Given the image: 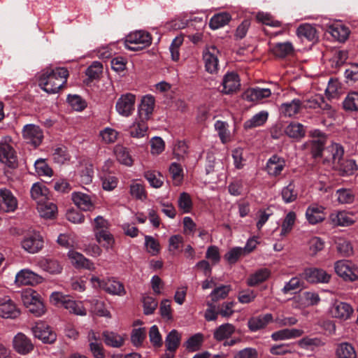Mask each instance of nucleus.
Returning a JSON list of instances; mask_svg holds the SVG:
<instances>
[{"label": "nucleus", "mask_w": 358, "mask_h": 358, "mask_svg": "<svg viewBox=\"0 0 358 358\" xmlns=\"http://www.w3.org/2000/svg\"><path fill=\"white\" fill-rule=\"evenodd\" d=\"M219 50L215 45L206 46L202 53L205 69L210 73H215L218 71Z\"/></svg>", "instance_id": "39448f33"}, {"label": "nucleus", "mask_w": 358, "mask_h": 358, "mask_svg": "<svg viewBox=\"0 0 358 358\" xmlns=\"http://www.w3.org/2000/svg\"><path fill=\"white\" fill-rule=\"evenodd\" d=\"M76 206L83 210H91L94 208L90 196L83 192H74L71 195Z\"/></svg>", "instance_id": "cd10ccee"}, {"label": "nucleus", "mask_w": 358, "mask_h": 358, "mask_svg": "<svg viewBox=\"0 0 358 358\" xmlns=\"http://www.w3.org/2000/svg\"><path fill=\"white\" fill-rule=\"evenodd\" d=\"M271 94L268 88H249L243 94V98L248 101H258L264 98L269 97Z\"/></svg>", "instance_id": "393cba45"}, {"label": "nucleus", "mask_w": 358, "mask_h": 358, "mask_svg": "<svg viewBox=\"0 0 358 358\" xmlns=\"http://www.w3.org/2000/svg\"><path fill=\"white\" fill-rule=\"evenodd\" d=\"M87 341L90 350L94 358H105L104 350L99 334L91 330L88 333Z\"/></svg>", "instance_id": "2eb2a0df"}, {"label": "nucleus", "mask_w": 358, "mask_h": 358, "mask_svg": "<svg viewBox=\"0 0 358 358\" xmlns=\"http://www.w3.org/2000/svg\"><path fill=\"white\" fill-rule=\"evenodd\" d=\"M130 194L136 199L144 200L147 197L144 186L138 182H133L130 185Z\"/></svg>", "instance_id": "338daca9"}, {"label": "nucleus", "mask_w": 358, "mask_h": 358, "mask_svg": "<svg viewBox=\"0 0 358 358\" xmlns=\"http://www.w3.org/2000/svg\"><path fill=\"white\" fill-rule=\"evenodd\" d=\"M327 140V136L324 134L315 130V158L320 156L324 157V162L333 161L334 164H338L344 154L343 148L337 143H332L325 148Z\"/></svg>", "instance_id": "f03ea898"}, {"label": "nucleus", "mask_w": 358, "mask_h": 358, "mask_svg": "<svg viewBox=\"0 0 358 358\" xmlns=\"http://www.w3.org/2000/svg\"><path fill=\"white\" fill-rule=\"evenodd\" d=\"M43 243V236L38 232H33L23 237L21 246L26 252L35 254L42 250Z\"/></svg>", "instance_id": "0eeeda50"}, {"label": "nucleus", "mask_w": 358, "mask_h": 358, "mask_svg": "<svg viewBox=\"0 0 358 358\" xmlns=\"http://www.w3.org/2000/svg\"><path fill=\"white\" fill-rule=\"evenodd\" d=\"M90 282L93 287L101 288L112 295L123 296L126 293L124 285L120 282L113 278L104 280H101L98 277L92 276Z\"/></svg>", "instance_id": "20e7f679"}, {"label": "nucleus", "mask_w": 358, "mask_h": 358, "mask_svg": "<svg viewBox=\"0 0 358 358\" xmlns=\"http://www.w3.org/2000/svg\"><path fill=\"white\" fill-rule=\"evenodd\" d=\"M68 257L71 263L77 268H83L90 271H94L96 268L94 264L92 261L75 250H69Z\"/></svg>", "instance_id": "dca6fc26"}, {"label": "nucleus", "mask_w": 358, "mask_h": 358, "mask_svg": "<svg viewBox=\"0 0 358 358\" xmlns=\"http://www.w3.org/2000/svg\"><path fill=\"white\" fill-rule=\"evenodd\" d=\"M136 96L131 93L122 94L115 104L118 114L123 117H129L135 108Z\"/></svg>", "instance_id": "6e6552de"}, {"label": "nucleus", "mask_w": 358, "mask_h": 358, "mask_svg": "<svg viewBox=\"0 0 358 358\" xmlns=\"http://www.w3.org/2000/svg\"><path fill=\"white\" fill-rule=\"evenodd\" d=\"M115 154L117 159L122 164L126 166H131L133 164V159L129 154V150L122 146L117 145L115 148Z\"/></svg>", "instance_id": "09e8293b"}, {"label": "nucleus", "mask_w": 358, "mask_h": 358, "mask_svg": "<svg viewBox=\"0 0 358 358\" xmlns=\"http://www.w3.org/2000/svg\"><path fill=\"white\" fill-rule=\"evenodd\" d=\"M285 166V161L283 158L274 155L271 157L266 163V171L272 176H279Z\"/></svg>", "instance_id": "b1692460"}, {"label": "nucleus", "mask_w": 358, "mask_h": 358, "mask_svg": "<svg viewBox=\"0 0 358 358\" xmlns=\"http://www.w3.org/2000/svg\"><path fill=\"white\" fill-rule=\"evenodd\" d=\"M169 171L173 185L176 186L180 185L184 177L183 169L180 164L176 162L171 163Z\"/></svg>", "instance_id": "de8ad7c7"}, {"label": "nucleus", "mask_w": 358, "mask_h": 358, "mask_svg": "<svg viewBox=\"0 0 358 358\" xmlns=\"http://www.w3.org/2000/svg\"><path fill=\"white\" fill-rule=\"evenodd\" d=\"M337 251L341 256L349 257L353 253L351 243L345 238L338 237L336 240Z\"/></svg>", "instance_id": "3c124183"}, {"label": "nucleus", "mask_w": 358, "mask_h": 358, "mask_svg": "<svg viewBox=\"0 0 358 358\" xmlns=\"http://www.w3.org/2000/svg\"><path fill=\"white\" fill-rule=\"evenodd\" d=\"M222 93L229 94L236 92L240 88V80L235 73H228L224 75L222 80Z\"/></svg>", "instance_id": "6ab92c4d"}, {"label": "nucleus", "mask_w": 358, "mask_h": 358, "mask_svg": "<svg viewBox=\"0 0 358 358\" xmlns=\"http://www.w3.org/2000/svg\"><path fill=\"white\" fill-rule=\"evenodd\" d=\"M20 315V309L9 296L0 297V317L6 319H15Z\"/></svg>", "instance_id": "9b49d317"}, {"label": "nucleus", "mask_w": 358, "mask_h": 358, "mask_svg": "<svg viewBox=\"0 0 358 358\" xmlns=\"http://www.w3.org/2000/svg\"><path fill=\"white\" fill-rule=\"evenodd\" d=\"M234 330V327L231 324H222L215 331L214 338L217 341H222L231 336Z\"/></svg>", "instance_id": "864d4df0"}, {"label": "nucleus", "mask_w": 358, "mask_h": 358, "mask_svg": "<svg viewBox=\"0 0 358 358\" xmlns=\"http://www.w3.org/2000/svg\"><path fill=\"white\" fill-rule=\"evenodd\" d=\"M214 127L222 143H227L231 141V135L228 129L229 125L226 122L217 120Z\"/></svg>", "instance_id": "49530a36"}, {"label": "nucleus", "mask_w": 358, "mask_h": 358, "mask_svg": "<svg viewBox=\"0 0 358 358\" xmlns=\"http://www.w3.org/2000/svg\"><path fill=\"white\" fill-rule=\"evenodd\" d=\"M358 167L355 160L350 159L341 162L339 171L343 176H350L355 173Z\"/></svg>", "instance_id": "13d9d810"}, {"label": "nucleus", "mask_w": 358, "mask_h": 358, "mask_svg": "<svg viewBox=\"0 0 358 358\" xmlns=\"http://www.w3.org/2000/svg\"><path fill=\"white\" fill-rule=\"evenodd\" d=\"M281 194L285 203H289L294 201L297 198V192L293 182H289L287 186L285 187L282 189Z\"/></svg>", "instance_id": "bf43d9fd"}, {"label": "nucleus", "mask_w": 358, "mask_h": 358, "mask_svg": "<svg viewBox=\"0 0 358 358\" xmlns=\"http://www.w3.org/2000/svg\"><path fill=\"white\" fill-rule=\"evenodd\" d=\"M329 219L331 224L335 227H349L355 222L352 215L345 210L333 212Z\"/></svg>", "instance_id": "f3484780"}, {"label": "nucleus", "mask_w": 358, "mask_h": 358, "mask_svg": "<svg viewBox=\"0 0 358 358\" xmlns=\"http://www.w3.org/2000/svg\"><path fill=\"white\" fill-rule=\"evenodd\" d=\"M13 347L18 354L25 355L34 350V345L28 336L19 332L13 337Z\"/></svg>", "instance_id": "ddd939ff"}, {"label": "nucleus", "mask_w": 358, "mask_h": 358, "mask_svg": "<svg viewBox=\"0 0 358 358\" xmlns=\"http://www.w3.org/2000/svg\"><path fill=\"white\" fill-rule=\"evenodd\" d=\"M35 170L38 175L41 176H52V170L43 159L36 160L34 163Z\"/></svg>", "instance_id": "0e129e2a"}, {"label": "nucleus", "mask_w": 358, "mask_h": 358, "mask_svg": "<svg viewBox=\"0 0 358 358\" xmlns=\"http://www.w3.org/2000/svg\"><path fill=\"white\" fill-rule=\"evenodd\" d=\"M331 58L329 62L332 67L338 68L345 64L348 58V52L345 50L335 48L331 51Z\"/></svg>", "instance_id": "f704fd0d"}, {"label": "nucleus", "mask_w": 358, "mask_h": 358, "mask_svg": "<svg viewBox=\"0 0 358 358\" xmlns=\"http://www.w3.org/2000/svg\"><path fill=\"white\" fill-rule=\"evenodd\" d=\"M119 132L110 127H106L99 132L101 142L105 144L114 143L118 138Z\"/></svg>", "instance_id": "8fccbe9b"}, {"label": "nucleus", "mask_w": 358, "mask_h": 358, "mask_svg": "<svg viewBox=\"0 0 358 358\" xmlns=\"http://www.w3.org/2000/svg\"><path fill=\"white\" fill-rule=\"evenodd\" d=\"M301 106L299 99H294L290 102L283 103L280 106L279 111L280 115L286 117H292L296 115Z\"/></svg>", "instance_id": "a878e982"}, {"label": "nucleus", "mask_w": 358, "mask_h": 358, "mask_svg": "<svg viewBox=\"0 0 358 358\" xmlns=\"http://www.w3.org/2000/svg\"><path fill=\"white\" fill-rule=\"evenodd\" d=\"M335 271L345 281H355L358 279L357 268L351 262L339 260L335 263Z\"/></svg>", "instance_id": "423d86ee"}, {"label": "nucleus", "mask_w": 358, "mask_h": 358, "mask_svg": "<svg viewBox=\"0 0 358 358\" xmlns=\"http://www.w3.org/2000/svg\"><path fill=\"white\" fill-rule=\"evenodd\" d=\"M37 210L42 217L54 218L57 213V206L50 199L37 203Z\"/></svg>", "instance_id": "bb28decb"}, {"label": "nucleus", "mask_w": 358, "mask_h": 358, "mask_svg": "<svg viewBox=\"0 0 358 358\" xmlns=\"http://www.w3.org/2000/svg\"><path fill=\"white\" fill-rule=\"evenodd\" d=\"M271 272L268 268H261L257 271L248 278L247 283L249 286H255L265 281L270 275Z\"/></svg>", "instance_id": "37998d69"}, {"label": "nucleus", "mask_w": 358, "mask_h": 358, "mask_svg": "<svg viewBox=\"0 0 358 358\" xmlns=\"http://www.w3.org/2000/svg\"><path fill=\"white\" fill-rule=\"evenodd\" d=\"M341 92V85L337 79L331 78L328 81V85L325 88L327 96L329 98L337 96Z\"/></svg>", "instance_id": "680f3d73"}, {"label": "nucleus", "mask_w": 358, "mask_h": 358, "mask_svg": "<svg viewBox=\"0 0 358 358\" xmlns=\"http://www.w3.org/2000/svg\"><path fill=\"white\" fill-rule=\"evenodd\" d=\"M64 308L69 310V313L77 315H85L87 314L86 309L84 308L81 301L73 300L70 296L67 301H64Z\"/></svg>", "instance_id": "58836bf2"}, {"label": "nucleus", "mask_w": 358, "mask_h": 358, "mask_svg": "<svg viewBox=\"0 0 358 358\" xmlns=\"http://www.w3.org/2000/svg\"><path fill=\"white\" fill-rule=\"evenodd\" d=\"M303 334L301 329H284L271 334V338L273 341L287 340L300 337Z\"/></svg>", "instance_id": "c756f323"}, {"label": "nucleus", "mask_w": 358, "mask_h": 358, "mask_svg": "<svg viewBox=\"0 0 358 358\" xmlns=\"http://www.w3.org/2000/svg\"><path fill=\"white\" fill-rule=\"evenodd\" d=\"M94 235L96 241L99 243H102L103 247L106 250L112 249L113 248L115 240L108 229L96 231Z\"/></svg>", "instance_id": "e433bc0d"}, {"label": "nucleus", "mask_w": 358, "mask_h": 358, "mask_svg": "<svg viewBox=\"0 0 358 358\" xmlns=\"http://www.w3.org/2000/svg\"><path fill=\"white\" fill-rule=\"evenodd\" d=\"M306 287L304 282L301 281L300 278L294 277L285 284L282 291L284 294H287L292 292H296V289H301Z\"/></svg>", "instance_id": "e2e57ef3"}, {"label": "nucleus", "mask_w": 358, "mask_h": 358, "mask_svg": "<svg viewBox=\"0 0 358 358\" xmlns=\"http://www.w3.org/2000/svg\"><path fill=\"white\" fill-rule=\"evenodd\" d=\"M102 336L106 345L112 348H120L124 341V338L121 335L113 331H105Z\"/></svg>", "instance_id": "c9c22d12"}, {"label": "nucleus", "mask_w": 358, "mask_h": 358, "mask_svg": "<svg viewBox=\"0 0 358 358\" xmlns=\"http://www.w3.org/2000/svg\"><path fill=\"white\" fill-rule=\"evenodd\" d=\"M273 320V317L271 313L259 315L250 317L248 320V326L251 331H257L265 328Z\"/></svg>", "instance_id": "412c9836"}, {"label": "nucleus", "mask_w": 358, "mask_h": 358, "mask_svg": "<svg viewBox=\"0 0 358 358\" xmlns=\"http://www.w3.org/2000/svg\"><path fill=\"white\" fill-rule=\"evenodd\" d=\"M356 352L354 348L347 343H341L336 349L337 358H356Z\"/></svg>", "instance_id": "5fc2aeb1"}, {"label": "nucleus", "mask_w": 358, "mask_h": 358, "mask_svg": "<svg viewBox=\"0 0 358 358\" xmlns=\"http://www.w3.org/2000/svg\"><path fill=\"white\" fill-rule=\"evenodd\" d=\"M315 189L325 194L323 199H328L331 192V185L329 177L326 174L320 175L317 181H315Z\"/></svg>", "instance_id": "79ce46f5"}, {"label": "nucleus", "mask_w": 358, "mask_h": 358, "mask_svg": "<svg viewBox=\"0 0 358 358\" xmlns=\"http://www.w3.org/2000/svg\"><path fill=\"white\" fill-rule=\"evenodd\" d=\"M22 136L27 143L37 147L42 143L43 134L38 126L30 124L23 127Z\"/></svg>", "instance_id": "9d476101"}, {"label": "nucleus", "mask_w": 358, "mask_h": 358, "mask_svg": "<svg viewBox=\"0 0 358 358\" xmlns=\"http://www.w3.org/2000/svg\"><path fill=\"white\" fill-rule=\"evenodd\" d=\"M148 120L137 116L135 121L130 126L129 134L133 138H141L148 136Z\"/></svg>", "instance_id": "4be33fe9"}, {"label": "nucleus", "mask_w": 358, "mask_h": 358, "mask_svg": "<svg viewBox=\"0 0 358 358\" xmlns=\"http://www.w3.org/2000/svg\"><path fill=\"white\" fill-rule=\"evenodd\" d=\"M231 20V16L229 13L222 12L214 15L210 20L209 27L215 30L227 24Z\"/></svg>", "instance_id": "72a5a7b5"}, {"label": "nucleus", "mask_w": 358, "mask_h": 358, "mask_svg": "<svg viewBox=\"0 0 358 358\" xmlns=\"http://www.w3.org/2000/svg\"><path fill=\"white\" fill-rule=\"evenodd\" d=\"M17 207V201L11 191L0 188V209L4 212H13Z\"/></svg>", "instance_id": "4468645a"}, {"label": "nucleus", "mask_w": 358, "mask_h": 358, "mask_svg": "<svg viewBox=\"0 0 358 358\" xmlns=\"http://www.w3.org/2000/svg\"><path fill=\"white\" fill-rule=\"evenodd\" d=\"M39 275L29 269H22L15 275V283L19 285H33L40 282Z\"/></svg>", "instance_id": "aec40b11"}, {"label": "nucleus", "mask_w": 358, "mask_h": 358, "mask_svg": "<svg viewBox=\"0 0 358 358\" xmlns=\"http://www.w3.org/2000/svg\"><path fill=\"white\" fill-rule=\"evenodd\" d=\"M331 313L336 318L346 320L353 313V308L348 303L336 301L331 308Z\"/></svg>", "instance_id": "a211bd4d"}, {"label": "nucleus", "mask_w": 358, "mask_h": 358, "mask_svg": "<svg viewBox=\"0 0 358 358\" xmlns=\"http://www.w3.org/2000/svg\"><path fill=\"white\" fill-rule=\"evenodd\" d=\"M152 38L149 33L136 31L128 34L124 41L127 49L132 51L142 50L151 44Z\"/></svg>", "instance_id": "7ed1b4c3"}, {"label": "nucleus", "mask_w": 358, "mask_h": 358, "mask_svg": "<svg viewBox=\"0 0 358 358\" xmlns=\"http://www.w3.org/2000/svg\"><path fill=\"white\" fill-rule=\"evenodd\" d=\"M144 177L155 188H159L163 185V176L159 172L148 171L145 172Z\"/></svg>", "instance_id": "4d7b16f0"}, {"label": "nucleus", "mask_w": 358, "mask_h": 358, "mask_svg": "<svg viewBox=\"0 0 358 358\" xmlns=\"http://www.w3.org/2000/svg\"><path fill=\"white\" fill-rule=\"evenodd\" d=\"M38 265L44 271L52 273L57 274L61 273L62 266L55 259L48 258H41L38 262Z\"/></svg>", "instance_id": "2f4dec72"}, {"label": "nucleus", "mask_w": 358, "mask_h": 358, "mask_svg": "<svg viewBox=\"0 0 358 358\" xmlns=\"http://www.w3.org/2000/svg\"><path fill=\"white\" fill-rule=\"evenodd\" d=\"M268 113L262 110L253 115L250 119L244 122V128L250 129L255 127L262 126L268 120Z\"/></svg>", "instance_id": "473e14b6"}, {"label": "nucleus", "mask_w": 358, "mask_h": 358, "mask_svg": "<svg viewBox=\"0 0 358 358\" xmlns=\"http://www.w3.org/2000/svg\"><path fill=\"white\" fill-rule=\"evenodd\" d=\"M335 196L336 201L340 204H350L352 203L355 195L353 191L350 189L341 188L336 191Z\"/></svg>", "instance_id": "a19ab883"}, {"label": "nucleus", "mask_w": 358, "mask_h": 358, "mask_svg": "<svg viewBox=\"0 0 358 358\" xmlns=\"http://www.w3.org/2000/svg\"><path fill=\"white\" fill-rule=\"evenodd\" d=\"M230 290V285H222L214 289L210 293L212 301L216 302L221 299H225L228 296Z\"/></svg>", "instance_id": "69168bd1"}, {"label": "nucleus", "mask_w": 358, "mask_h": 358, "mask_svg": "<svg viewBox=\"0 0 358 358\" xmlns=\"http://www.w3.org/2000/svg\"><path fill=\"white\" fill-rule=\"evenodd\" d=\"M285 132L290 138H301L304 136L306 130L303 124L293 122L286 127Z\"/></svg>", "instance_id": "ea45409f"}, {"label": "nucleus", "mask_w": 358, "mask_h": 358, "mask_svg": "<svg viewBox=\"0 0 358 358\" xmlns=\"http://www.w3.org/2000/svg\"><path fill=\"white\" fill-rule=\"evenodd\" d=\"M292 44L289 42L276 43L272 48V52L278 57H285L293 52Z\"/></svg>", "instance_id": "603ef678"}, {"label": "nucleus", "mask_w": 358, "mask_h": 358, "mask_svg": "<svg viewBox=\"0 0 358 358\" xmlns=\"http://www.w3.org/2000/svg\"><path fill=\"white\" fill-rule=\"evenodd\" d=\"M178 205L183 213H189L193 205L190 195L187 192H182L178 197Z\"/></svg>", "instance_id": "6e6d98bb"}, {"label": "nucleus", "mask_w": 358, "mask_h": 358, "mask_svg": "<svg viewBox=\"0 0 358 358\" xmlns=\"http://www.w3.org/2000/svg\"><path fill=\"white\" fill-rule=\"evenodd\" d=\"M296 34L299 37L310 41L313 39V27L310 24H301L297 29Z\"/></svg>", "instance_id": "774afa93"}, {"label": "nucleus", "mask_w": 358, "mask_h": 358, "mask_svg": "<svg viewBox=\"0 0 358 358\" xmlns=\"http://www.w3.org/2000/svg\"><path fill=\"white\" fill-rule=\"evenodd\" d=\"M296 219V215L294 211H290L286 215L281 224L280 236H286L292 231L294 226Z\"/></svg>", "instance_id": "4c0bfd02"}, {"label": "nucleus", "mask_w": 358, "mask_h": 358, "mask_svg": "<svg viewBox=\"0 0 358 358\" xmlns=\"http://www.w3.org/2000/svg\"><path fill=\"white\" fill-rule=\"evenodd\" d=\"M154 106L155 99L152 96L146 95L143 96L138 106V116L148 120L152 114Z\"/></svg>", "instance_id": "5701e85b"}, {"label": "nucleus", "mask_w": 358, "mask_h": 358, "mask_svg": "<svg viewBox=\"0 0 358 358\" xmlns=\"http://www.w3.org/2000/svg\"><path fill=\"white\" fill-rule=\"evenodd\" d=\"M31 198L36 203L49 199V189L42 183L36 182L31 188Z\"/></svg>", "instance_id": "c85d7f7f"}, {"label": "nucleus", "mask_w": 358, "mask_h": 358, "mask_svg": "<svg viewBox=\"0 0 358 358\" xmlns=\"http://www.w3.org/2000/svg\"><path fill=\"white\" fill-rule=\"evenodd\" d=\"M34 336L43 343H52L56 340V334L50 327L43 322H38L31 328Z\"/></svg>", "instance_id": "f8f14e48"}, {"label": "nucleus", "mask_w": 358, "mask_h": 358, "mask_svg": "<svg viewBox=\"0 0 358 358\" xmlns=\"http://www.w3.org/2000/svg\"><path fill=\"white\" fill-rule=\"evenodd\" d=\"M69 75L64 67L45 69L39 77V86L48 94H56L66 85Z\"/></svg>", "instance_id": "f257e3e1"}, {"label": "nucleus", "mask_w": 358, "mask_h": 358, "mask_svg": "<svg viewBox=\"0 0 358 358\" xmlns=\"http://www.w3.org/2000/svg\"><path fill=\"white\" fill-rule=\"evenodd\" d=\"M41 299L39 294L31 289H28L22 293V301L27 308Z\"/></svg>", "instance_id": "052dcab7"}, {"label": "nucleus", "mask_w": 358, "mask_h": 358, "mask_svg": "<svg viewBox=\"0 0 358 358\" xmlns=\"http://www.w3.org/2000/svg\"><path fill=\"white\" fill-rule=\"evenodd\" d=\"M10 138L6 136L0 142V162L8 167L15 168L17 166V155L13 148L8 143Z\"/></svg>", "instance_id": "1a4fd4ad"}, {"label": "nucleus", "mask_w": 358, "mask_h": 358, "mask_svg": "<svg viewBox=\"0 0 358 358\" xmlns=\"http://www.w3.org/2000/svg\"><path fill=\"white\" fill-rule=\"evenodd\" d=\"M180 343V334L176 329H173L167 335L165 344L166 350L171 352H174L178 348Z\"/></svg>", "instance_id": "c03bdc74"}, {"label": "nucleus", "mask_w": 358, "mask_h": 358, "mask_svg": "<svg viewBox=\"0 0 358 358\" xmlns=\"http://www.w3.org/2000/svg\"><path fill=\"white\" fill-rule=\"evenodd\" d=\"M343 108L346 111H358V92H350L343 101Z\"/></svg>", "instance_id": "a18cd8bd"}, {"label": "nucleus", "mask_w": 358, "mask_h": 358, "mask_svg": "<svg viewBox=\"0 0 358 358\" xmlns=\"http://www.w3.org/2000/svg\"><path fill=\"white\" fill-rule=\"evenodd\" d=\"M329 32L336 41L344 42L349 36L350 30L345 25L336 23L329 27Z\"/></svg>", "instance_id": "7c9ffc66"}]
</instances>
